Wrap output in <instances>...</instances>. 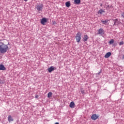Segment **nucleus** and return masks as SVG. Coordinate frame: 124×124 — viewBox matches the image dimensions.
<instances>
[{
	"mask_svg": "<svg viewBox=\"0 0 124 124\" xmlns=\"http://www.w3.org/2000/svg\"><path fill=\"white\" fill-rule=\"evenodd\" d=\"M2 45H0V53L1 54H4L6 53L8 50V46L6 45H4L3 43H1Z\"/></svg>",
	"mask_w": 124,
	"mask_h": 124,
	"instance_id": "obj_1",
	"label": "nucleus"
},
{
	"mask_svg": "<svg viewBox=\"0 0 124 124\" xmlns=\"http://www.w3.org/2000/svg\"><path fill=\"white\" fill-rule=\"evenodd\" d=\"M69 107L70 108H73L75 107V104L74 103V102L73 101L70 103Z\"/></svg>",
	"mask_w": 124,
	"mask_h": 124,
	"instance_id": "obj_10",
	"label": "nucleus"
},
{
	"mask_svg": "<svg viewBox=\"0 0 124 124\" xmlns=\"http://www.w3.org/2000/svg\"><path fill=\"white\" fill-rule=\"evenodd\" d=\"M100 6H102V4L100 5Z\"/></svg>",
	"mask_w": 124,
	"mask_h": 124,
	"instance_id": "obj_26",
	"label": "nucleus"
},
{
	"mask_svg": "<svg viewBox=\"0 0 124 124\" xmlns=\"http://www.w3.org/2000/svg\"><path fill=\"white\" fill-rule=\"evenodd\" d=\"M104 32H105L104 30L102 28H100L98 31V34H101V35H102L104 34Z\"/></svg>",
	"mask_w": 124,
	"mask_h": 124,
	"instance_id": "obj_4",
	"label": "nucleus"
},
{
	"mask_svg": "<svg viewBox=\"0 0 124 124\" xmlns=\"http://www.w3.org/2000/svg\"><path fill=\"white\" fill-rule=\"evenodd\" d=\"M0 41H1V40H0Z\"/></svg>",
	"mask_w": 124,
	"mask_h": 124,
	"instance_id": "obj_27",
	"label": "nucleus"
},
{
	"mask_svg": "<svg viewBox=\"0 0 124 124\" xmlns=\"http://www.w3.org/2000/svg\"><path fill=\"white\" fill-rule=\"evenodd\" d=\"M8 121L9 123H10L11 122H13L14 120L13 119V118H12V116H11V115H9L8 117Z\"/></svg>",
	"mask_w": 124,
	"mask_h": 124,
	"instance_id": "obj_11",
	"label": "nucleus"
},
{
	"mask_svg": "<svg viewBox=\"0 0 124 124\" xmlns=\"http://www.w3.org/2000/svg\"><path fill=\"white\" fill-rule=\"evenodd\" d=\"M52 95H53V93H52V92H49L47 94V97L48 98H50V97H51Z\"/></svg>",
	"mask_w": 124,
	"mask_h": 124,
	"instance_id": "obj_15",
	"label": "nucleus"
},
{
	"mask_svg": "<svg viewBox=\"0 0 124 124\" xmlns=\"http://www.w3.org/2000/svg\"><path fill=\"white\" fill-rule=\"evenodd\" d=\"M81 93H85V91L83 89H81Z\"/></svg>",
	"mask_w": 124,
	"mask_h": 124,
	"instance_id": "obj_22",
	"label": "nucleus"
},
{
	"mask_svg": "<svg viewBox=\"0 0 124 124\" xmlns=\"http://www.w3.org/2000/svg\"><path fill=\"white\" fill-rule=\"evenodd\" d=\"M114 26H117V23L118 22V19H116L115 20H114Z\"/></svg>",
	"mask_w": 124,
	"mask_h": 124,
	"instance_id": "obj_18",
	"label": "nucleus"
},
{
	"mask_svg": "<svg viewBox=\"0 0 124 124\" xmlns=\"http://www.w3.org/2000/svg\"><path fill=\"white\" fill-rule=\"evenodd\" d=\"M46 23H47V19H46V18H42L41 21V24L42 25H43V26H44V25H45Z\"/></svg>",
	"mask_w": 124,
	"mask_h": 124,
	"instance_id": "obj_6",
	"label": "nucleus"
},
{
	"mask_svg": "<svg viewBox=\"0 0 124 124\" xmlns=\"http://www.w3.org/2000/svg\"><path fill=\"white\" fill-rule=\"evenodd\" d=\"M6 68L4 67V65L3 64L0 65V70H5Z\"/></svg>",
	"mask_w": 124,
	"mask_h": 124,
	"instance_id": "obj_13",
	"label": "nucleus"
},
{
	"mask_svg": "<svg viewBox=\"0 0 124 124\" xmlns=\"http://www.w3.org/2000/svg\"><path fill=\"white\" fill-rule=\"evenodd\" d=\"M83 39L84 42H86V41H88V39H89V36L88 35H84Z\"/></svg>",
	"mask_w": 124,
	"mask_h": 124,
	"instance_id": "obj_8",
	"label": "nucleus"
},
{
	"mask_svg": "<svg viewBox=\"0 0 124 124\" xmlns=\"http://www.w3.org/2000/svg\"><path fill=\"white\" fill-rule=\"evenodd\" d=\"M25 1H28V0H24Z\"/></svg>",
	"mask_w": 124,
	"mask_h": 124,
	"instance_id": "obj_25",
	"label": "nucleus"
},
{
	"mask_svg": "<svg viewBox=\"0 0 124 124\" xmlns=\"http://www.w3.org/2000/svg\"><path fill=\"white\" fill-rule=\"evenodd\" d=\"M122 16H123V18H124V13H123L122 14Z\"/></svg>",
	"mask_w": 124,
	"mask_h": 124,
	"instance_id": "obj_24",
	"label": "nucleus"
},
{
	"mask_svg": "<svg viewBox=\"0 0 124 124\" xmlns=\"http://www.w3.org/2000/svg\"><path fill=\"white\" fill-rule=\"evenodd\" d=\"M109 21V20H101V22L102 23V24H103V25H109V23H108V22Z\"/></svg>",
	"mask_w": 124,
	"mask_h": 124,
	"instance_id": "obj_9",
	"label": "nucleus"
},
{
	"mask_svg": "<svg viewBox=\"0 0 124 124\" xmlns=\"http://www.w3.org/2000/svg\"><path fill=\"white\" fill-rule=\"evenodd\" d=\"M119 45H120V46H122V45H124V42H123V41L120 42L119 43Z\"/></svg>",
	"mask_w": 124,
	"mask_h": 124,
	"instance_id": "obj_20",
	"label": "nucleus"
},
{
	"mask_svg": "<svg viewBox=\"0 0 124 124\" xmlns=\"http://www.w3.org/2000/svg\"><path fill=\"white\" fill-rule=\"evenodd\" d=\"M65 5H66V7H70V1L66 2Z\"/></svg>",
	"mask_w": 124,
	"mask_h": 124,
	"instance_id": "obj_16",
	"label": "nucleus"
},
{
	"mask_svg": "<svg viewBox=\"0 0 124 124\" xmlns=\"http://www.w3.org/2000/svg\"><path fill=\"white\" fill-rule=\"evenodd\" d=\"M75 4H80L81 0H74Z\"/></svg>",
	"mask_w": 124,
	"mask_h": 124,
	"instance_id": "obj_14",
	"label": "nucleus"
},
{
	"mask_svg": "<svg viewBox=\"0 0 124 124\" xmlns=\"http://www.w3.org/2000/svg\"><path fill=\"white\" fill-rule=\"evenodd\" d=\"M39 95H36L35 96V98H38V97H39Z\"/></svg>",
	"mask_w": 124,
	"mask_h": 124,
	"instance_id": "obj_23",
	"label": "nucleus"
},
{
	"mask_svg": "<svg viewBox=\"0 0 124 124\" xmlns=\"http://www.w3.org/2000/svg\"><path fill=\"white\" fill-rule=\"evenodd\" d=\"M108 43H109V44H113V43H114V40L111 39L109 41Z\"/></svg>",
	"mask_w": 124,
	"mask_h": 124,
	"instance_id": "obj_19",
	"label": "nucleus"
},
{
	"mask_svg": "<svg viewBox=\"0 0 124 124\" xmlns=\"http://www.w3.org/2000/svg\"><path fill=\"white\" fill-rule=\"evenodd\" d=\"M56 68L54 67V66H50L48 69V71L49 73H51V72H52V71H54V70H55V69H56Z\"/></svg>",
	"mask_w": 124,
	"mask_h": 124,
	"instance_id": "obj_7",
	"label": "nucleus"
},
{
	"mask_svg": "<svg viewBox=\"0 0 124 124\" xmlns=\"http://www.w3.org/2000/svg\"><path fill=\"white\" fill-rule=\"evenodd\" d=\"M98 117H99L98 115L96 114H93L91 116V119L93 121H95V120H96L97 119H98Z\"/></svg>",
	"mask_w": 124,
	"mask_h": 124,
	"instance_id": "obj_5",
	"label": "nucleus"
},
{
	"mask_svg": "<svg viewBox=\"0 0 124 124\" xmlns=\"http://www.w3.org/2000/svg\"><path fill=\"white\" fill-rule=\"evenodd\" d=\"M103 12H105V11L103 10H102V9H101V10H100L99 11V12H98V14H102V13H103Z\"/></svg>",
	"mask_w": 124,
	"mask_h": 124,
	"instance_id": "obj_17",
	"label": "nucleus"
},
{
	"mask_svg": "<svg viewBox=\"0 0 124 124\" xmlns=\"http://www.w3.org/2000/svg\"><path fill=\"white\" fill-rule=\"evenodd\" d=\"M35 8L37 9L38 11H42V9H43V4L37 3L36 4Z\"/></svg>",
	"mask_w": 124,
	"mask_h": 124,
	"instance_id": "obj_3",
	"label": "nucleus"
},
{
	"mask_svg": "<svg viewBox=\"0 0 124 124\" xmlns=\"http://www.w3.org/2000/svg\"><path fill=\"white\" fill-rule=\"evenodd\" d=\"M52 24L53 25H57V22H56V21H52Z\"/></svg>",
	"mask_w": 124,
	"mask_h": 124,
	"instance_id": "obj_21",
	"label": "nucleus"
},
{
	"mask_svg": "<svg viewBox=\"0 0 124 124\" xmlns=\"http://www.w3.org/2000/svg\"><path fill=\"white\" fill-rule=\"evenodd\" d=\"M111 52H108L106 53V54L105 55L104 57L106 59H108V58H109L111 56Z\"/></svg>",
	"mask_w": 124,
	"mask_h": 124,
	"instance_id": "obj_12",
	"label": "nucleus"
},
{
	"mask_svg": "<svg viewBox=\"0 0 124 124\" xmlns=\"http://www.w3.org/2000/svg\"><path fill=\"white\" fill-rule=\"evenodd\" d=\"M81 38H82V33H81L80 32H78L76 35V39L77 42H80V41H81Z\"/></svg>",
	"mask_w": 124,
	"mask_h": 124,
	"instance_id": "obj_2",
	"label": "nucleus"
}]
</instances>
